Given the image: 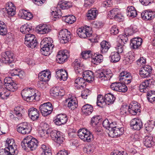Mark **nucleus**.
Wrapping results in <instances>:
<instances>
[{"mask_svg": "<svg viewBox=\"0 0 155 155\" xmlns=\"http://www.w3.org/2000/svg\"><path fill=\"white\" fill-rule=\"evenodd\" d=\"M21 94L25 100L29 102L39 100L40 96L38 91L32 88H25L21 91Z\"/></svg>", "mask_w": 155, "mask_h": 155, "instance_id": "1", "label": "nucleus"}, {"mask_svg": "<svg viewBox=\"0 0 155 155\" xmlns=\"http://www.w3.org/2000/svg\"><path fill=\"white\" fill-rule=\"evenodd\" d=\"M53 42V40L50 38H45L41 41L40 44L41 51L43 55L47 56L50 54V49H52L54 47L52 44Z\"/></svg>", "mask_w": 155, "mask_h": 155, "instance_id": "2", "label": "nucleus"}, {"mask_svg": "<svg viewBox=\"0 0 155 155\" xmlns=\"http://www.w3.org/2000/svg\"><path fill=\"white\" fill-rule=\"evenodd\" d=\"M38 143V141L35 138H33L31 136H28L22 142L21 145L24 149L29 148L31 150H33L37 147Z\"/></svg>", "mask_w": 155, "mask_h": 155, "instance_id": "3", "label": "nucleus"}, {"mask_svg": "<svg viewBox=\"0 0 155 155\" xmlns=\"http://www.w3.org/2000/svg\"><path fill=\"white\" fill-rule=\"evenodd\" d=\"M72 6L71 3L68 2L62 1L59 2L57 8L56 10L53 11L52 12V15L55 18H59L62 16V13L60 9L57 8H61L63 9H68Z\"/></svg>", "mask_w": 155, "mask_h": 155, "instance_id": "4", "label": "nucleus"}, {"mask_svg": "<svg viewBox=\"0 0 155 155\" xmlns=\"http://www.w3.org/2000/svg\"><path fill=\"white\" fill-rule=\"evenodd\" d=\"M78 135L81 139L85 142H89L93 140V137L91 132L85 129L79 130Z\"/></svg>", "mask_w": 155, "mask_h": 155, "instance_id": "5", "label": "nucleus"}, {"mask_svg": "<svg viewBox=\"0 0 155 155\" xmlns=\"http://www.w3.org/2000/svg\"><path fill=\"white\" fill-rule=\"evenodd\" d=\"M5 147L4 149L11 155H16L18 153L14 140L12 139H8L6 141Z\"/></svg>", "mask_w": 155, "mask_h": 155, "instance_id": "6", "label": "nucleus"}, {"mask_svg": "<svg viewBox=\"0 0 155 155\" xmlns=\"http://www.w3.org/2000/svg\"><path fill=\"white\" fill-rule=\"evenodd\" d=\"M25 44L29 48H34L37 45L35 36L33 34H27L25 36Z\"/></svg>", "mask_w": 155, "mask_h": 155, "instance_id": "7", "label": "nucleus"}, {"mask_svg": "<svg viewBox=\"0 0 155 155\" xmlns=\"http://www.w3.org/2000/svg\"><path fill=\"white\" fill-rule=\"evenodd\" d=\"M58 38L61 43H67L71 39V32L67 29H62L59 32Z\"/></svg>", "mask_w": 155, "mask_h": 155, "instance_id": "8", "label": "nucleus"}, {"mask_svg": "<svg viewBox=\"0 0 155 155\" xmlns=\"http://www.w3.org/2000/svg\"><path fill=\"white\" fill-rule=\"evenodd\" d=\"M42 115L46 116L50 114L53 109L52 104L49 102L41 104L39 107Z\"/></svg>", "mask_w": 155, "mask_h": 155, "instance_id": "9", "label": "nucleus"}, {"mask_svg": "<svg viewBox=\"0 0 155 155\" xmlns=\"http://www.w3.org/2000/svg\"><path fill=\"white\" fill-rule=\"evenodd\" d=\"M31 130L30 124L26 122L20 123L18 126L17 131L20 134L25 135L30 133Z\"/></svg>", "mask_w": 155, "mask_h": 155, "instance_id": "10", "label": "nucleus"}, {"mask_svg": "<svg viewBox=\"0 0 155 155\" xmlns=\"http://www.w3.org/2000/svg\"><path fill=\"white\" fill-rule=\"evenodd\" d=\"M77 32L80 37L83 38L90 37L92 33L91 28L89 27L79 28L77 29Z\"/></svg>", "mask_w": 155, "mask_h": 155, "instance_id": "11", "label": "nucleus"}, {"mask_svg": "<svg viewBox=\"0 0 155 155\" xmlns=\"http://www.w3.org/2000/svg\"><path fill=\"white\" fill-rule=\"evenodd\" d=\"M51 77V73L49 71H43L39 74V78L41 81L38 84V86L43 88L44 83L43 81L46 82L48 81Z\"/></svg>", "mask_w": 155, "mask_h": 155, "instance_id": "12", "label": "nucleus"}, {"mask_svg": "<svg viewBox=\"0 0 155 155\" xmlns=\"http://www.w3.org/2000/svg\"><path fill=\"white\" fill-rule=\"evenodd\" d=\"M1 60L2 63L5 64L11 63L14 61V59L13 53L7 51L2 53Z\"/></svg>", "mask_w": 155, "mask_h": 155, "instance_id": "13", "label": "nucleus"}, {"mask_svg": "<svg viewBox=\"0 0 155 155\" xmlns=\"http://www.w3.org/2000/svg\"><path fill=\"white\" fill-rule=\"evenodd\" d=\"M50 136L53 140L59 144L62 143L64 140L62 133L59 131L52 130L50 133Z\"/></svg>", "mask_w": 155, "mask_h": 155, "instance_id": "14", "label": "nucleus"}, {"mask_svg": "<svg viewBox=\"0 0 155 155\" xmlns=\"http://www.w3.org/2000/svg\"><path fill=\"white\" fill-rule=\"evenodd\" d=\"M113 76L112 71L109 69L103 70L97 74L100 80L104 81L110 80Z\"/></svg>", "mask_w": 155, "mask_h": 155, "instance_id": "15", "label": "nucleus"}, {"mask_svg": "<svg viewBox=\"0 0 155 155\" xmlns=\"http://www.w3.org/2000/svg\"><path fill=\"white\" fill-rule=\"evenodd\" d=\"M69 56V52L67 50L59 51L56 58V60L60 64L64 62Z\"/></svg>", "mask_w": 155, "mask_h": 155, "instance_id": "16", "label": "nucleus"}, {"mask_svg": "<svg viewBox=\"0 0 155 155\" xmlns=\"http://www.w3.org/2000/svg\"><path fill=\"white\" fill-rule=\"evenodd\" d=\"M132 79V77L130 74L126 71L121 72L119 77V80L124 84H128L130 83Z\"/></svg>", "mask_w": 155, "mask_h": 155, "instance_id": "17", "label": "nucleus"}, {"mask_svg": "<svg viewBox=\"0 0 155 155\" xmlns=\"http://www.w3.org/2000/svg\"><path fill=\"white\" fill-rule=\"evenodd\" d=\"M154 81L153 80L149 79L145 80L142 82L140 85L139 89L141 92H145L149 87L151 86L152 85H153Z\"/></svg>", "mask_w": 155, "mask_h": 155, "instance_id": "18", "label": "nucleus"}, {"mask_svg": "<svg viewBox=\"0 0 155 155\" xmlns=\"http://www.w3.org/2000/svg\"><path fill=\"white\" fill-rule=\"evenodd\" d=\"M151 71V67L148 65H146L140 68L139 74L142 78H146L149 75Z\"/></svg>", "mask_w": 155, "mask_h": 155, "instance_id": "19", "label": "nucleus"}, {"mask_svg": "<svg viewBox=\"0 0 155 155\" xmlns=\"http://www.w3.org/2000/svg\"><path fill=\"white\" fill-rule=\"evenodd\" d=\"M130 126L133 129L139 130L142 127L143 124L140 119L134 118L131 120Z\"/></svg>", "mask_w": 155, "mask_h": 155, "instance_id": "20", "label": "nucleus"}, {"mask_svg": "<svg viewBox=\"0 0 155 155\" xmlns=\"http://www.w3.org/2000/svg\"><path fill=\"white\" fill-rule=\"evenodd\" d=\"M128 107V111L133 115H136L138 112H139L140 107L137 102L131 103Z\"/></svg>", "mask_w": 155, "mask_h": 155, "instance_id": "21", "label": "nucleus"}, {"mask_svg": "<svg viewBox=\"0 0 155 155\" xmlns=\"http://www.w3.org/2000/svg\"><path fill=\"white\" fill-rule=\"evenodd\" d=\"M141 15L144 20H151L155 17V11L150 10L145 11L142 13Z\"/></svg>", "mask_w": 155, "mask_h": 155, "instance_id": "22", "label": "nucleus"}, {"mask_svg": "<svg viewBox=\"0 0 155 155\" xmlns=\"http://www.w3.org/2000/svg\"><path fill=\"white\" fill-rule=\"evenodd\" d=\"M68 120L67 116L64 114H59L57 115L54 121L57 125H61L66 123Z\"/></svg>", "mask_w": 155, "mask_h": 155, "instance_id": "23", "label": "nucleus"}, {"mask_svg": "<svg viewBox=\"0 0 155 155\" xmlns=\"http://www.w3.org/2000/svg\"><path fill=\"white\" fill-rule=\"evenodd\" d=\"M124 131V128L117 127L109 131V135L111 137H118L123 134Z\"/></svg>", "mask_w": 155, "mask_h": 155, "instance_id": "24", "label": "nucleus"}, {"mask_svg": "<svg viewBox=\"0 0 155 155\" xmlns=\"http://www.w3.org/2000/svg\"><path fill=\"white\" fill-rule=\"evenodd\" d=\"M28 114L30 118L33 120H37L39 117V114L37 109L34 107L28 109Z\"/></svg>", "mask_w": 155, "mask_h": 155, "instance_id": "25", "label": "nucleus"}, {"mask_svg": "<svg viewBox=\"0 0 155 155\" xmlns=\"http://www.w3.org/2000/svg\"><path fill=\"white\" fill-rule=\"evenodd\" d=\"M66 101L68 102V107L71 110H74L78 107V101L76 97H71L67 99Z\"/></svg>", "mask_w": 155, "mask_h": 155, "instance_id": "26", "label": "nucleus"}, {"mask_svg": "<svg viewBox=\"0 0 155 155\" xmlns=\"http://www.w3.org/2000/svg\"><path fill=\"white\" fill-rule=\"evenodd\" d=\"M5 8L9 16H12L15 14L16 8L12 3L10 2L7 3Z\"/></svg>", "mask_w": 155, "mask_h": 155, "instance_id": "27", "label": "nucleus"}, {"mask_svg": "<svg viewBox=\"0 0 155 155\" xmlns=\"http://www.w3.org/2000/svg\"><path fill=\"white\" fill-rule=\"evenodd\" d=\"M56 73V76L60 81H65L67 80L68 74L67 72L65 70L61 69L57 71Z\"/></svg>", "mask_w": 155, "mask_h": 155, "instance_id": "28", "label": "nucleus"}, {"mask_svg": "<svg viewBox=\"0 0 155 155\" xmlns=\"http://www.w3.org/2000/svg\"><path fill=\"white\" fill-rule=\"evenodd\" d=\"M130 45L133 49L138 48L141 45L142 42V39L139 37L134 38L130 41Z\"/></svg>", "mask_w": 155, "mask_h": 155, "instance_id": "29", "label": "nucleus"}, {"mask_svg": "<svg viewBox=\"0 0 155 155\" xmlns=\"http://www.w3.org/2000/svg\"><path fill=\"white\" fill-rule=\"evenodd\" d=\"M38 32L41 34H45L48 33L51 29L50 27L46 25H40L37 27Z\"/></svg>", "mask_w": 155, "mask_h": 155, "instance_id": "30", "label": "nucleus"}, {"mask_svg": "<svg viewBox=\"0 0 155 155\" xmlns=\"http://www.w3.org/2000/svg\"><path fill=\"white\" fill-rule=\"evenodd\" d=\"M51 93L55 97L59 95L62 96L64 95L65 92L63 88L55 87H53L51 89Z\"/></svg>", "mask_w": 155, "mask_h": 155, "instance_id": "31", "label": "nucleus"}, {"mask_svg": "<svg viewBox=\"0 0 155 155\" xmlns=\"http://www.w3.org/2000/svg\"><path fill=\"white\" fill-rule=\"evenodd\" d=\"M85 85V81L83 78L79 77L75 81V87L78 89H83Z\"/></svg>", "mask_w": 155, "mask_h": 155, "instance_id": "32", "label": "nucleus"}, {"mask_svg": "<svg viewBox=\"0 0 155 155\" xmlns=\"http://www.w3.org/2000/svg\"><path fill=\"white\" fill-rule=\"evenodd\" d=\"M100 51L102 54L107 53L110 47V44L108 42L103 41L100 44Z\"/></svg>", "mask_w": 155, "mask_h": 155, "instance_id": "33", "label": "nucleus"}, {"mask_svg": "<svg viewBox=\"0 0 155 155\" xmlns=\"http://www.w3.org/2000/svg\"><path fill=\"white\" fill-rule=\"evenodd\" d=\"M75 71L77 73L83 72V68L84 67L82 64H81L80 60H76L73 62Z\"/></svg>", "mask_w": 155, "mask_h": 155, "instance_id": "34", "label": "nucleus"}, {"mask_svg": "<svg viewBox=\"0 0 155 155\" xmlns=\"http://www.w3.org/2000/svg\"><path fill=\"white\" fill-rule=\"evenodd\" d=\"M22 108L18 107H16L13 112V114H12L13 117L15 120H19L22 119V115L21 113Z\"/></svg>", "mask_w": 155, "mask_h": 155, "instance_id": "35", "label": "nucleus"}, {"mask_svg": "<svg viewBox=\"0 0 155 155\" xmlns=\"http://www.w3.org/2000/svg\"><path fill=\"white\" fill-rule=\"evenodd\" d=\"M83 78L85 81L90 82L93 80V73L92 71H86L83 72Z\"/></svg>", "mask_w": 155, "mask_h": 155, "instance_id": "36", "label": "nucleus"}, {"mask_svg": "<svg viewBox=\"0 0 155 155\" xmlns=\"http://www.w3.org/2000/svg\"><path fill=\"white\" fill-rule=\"evenodd\" d=\"M83 112L86 115L90 114L93 112V107L90 104H86L84 105L81 109Z\"/></svg>", "mask_w": 155, "mask_h": 155, "instance_id": "37", "label": "nucleus"}, {"mask_svg": "<svg viewBox=\"0 0 155 155\" xmlns=\"http://www.w3.org/2000/svg\"><path fill=\"white\" fill-rule=\"evenodd\" d=\"M20 31L23 34L26 35L28 33H30L33 31L31 24L24 25L20 28Z\"/></svg>", "mask_w": 155, "mask_h": 155, "instance_id": "38", "label": "nucleus"}, {"mask_svg": "<svg viewBox=\"0 0 155 155\" xmlns=\"http://www.w3.org/2000/svg\"><path fill=\"white\" fill-rule=\"evenodd\" d=\"M143 143L145 146L148 147H150L154 145L153 138L151 136H147L144 138Z\"/></svg>", "mask_w": 155, "mask_h": 155, "instance_id": "39", "label": "nucleus"}, {"mask_svg": "<svg viewBox=\"0 0 155 155\" xmlns=\"http://www.w3.org/2000/svg\"><path fill=\"white\" fill-rule=\"evenodd\" d=\"M104 98L106 104L108 105L113 104L115 100L114 96L110 93L106 94Z\"/></svg>", "mask_w": 155, "mask_h": 155, "instance_id": "40", "label": "nucleus"}, {"mask_svg": "<svg viewBox=\"0 0 155 155\" xmlns=\"http://www.w3.org/2000/svg\"><path fill=\"white\" fill-rule=\"evenodd\" d=\"M127 15L130 17L134 18L137 15V13L135 8L132 6L128 7L127 8Z\"/></svg>", "mask_w": 155, "mask_h": 155, "instance_id": "41", "label": "nucleus"}, {"mask_svg": "<svg viewBox=\"0 0 155 155\" xmlns=\"http://www.w3.org/2000/svg\"><path fill=\"white\" fill-rule=\"evenodd\" d=\"M20 14L21 17L26 20H29L33 17L31 13L28 12L25 10H22L20 11Z\"/></svg>", "mask_w": 155, "mask_h": 155, "instance_id": "42", "label": "nucleus"}, {"mask_svg": "<svg viewBox=\"0 0 155 155\" xmlns=\"http://www.w3.org/2000/svg\"><path fill=\"white\" fill-rule=\"evenodd\" d=\"M110 61L112 62H117L120 59V56L117 52L114 51L112 52L110 56Z\"/></svg>", "mask_w": 155, "mask_h": 155, "instance_id": "43", "label": "nucleus"}, {"mask_svg": "<svg viewBox=\"0 0 155 155\" xmlns=\"http://www.w3.org/2000/svg\"><path fill=\"white\" fill-rule=\"evenodd\" d=\"M97 12L96 10L94 9H91L88 12L87 15V18L90 20L94 19L97 15Z\"/></svg>", "mask_w": 155, "mask_h": 155, "instance_id": "44", "label": "nucleus"}, {"mask_svg": "<svg viewBox=\"0 0 155 155\" xmlns=\"http://www.w3.org/2000/svg\"><path fill=\"white\" fill-rule=\"evenodd\" d=\"M103 57L101 54H96V55L92 57L91 61L94 64L97 65L102 61Z\"/></svg>", "mask_w": 155, "mask_h": 155, "instance_id": "45", "label": "nucleus"}, {"mask_svg": "<svg viewBox=\"0 0 155 155\" xmlns=\"http://www.w3.org/2000/svg\"><path fill=\"white\" fill-rule=\"evenodd\" d=\"M97 106L100 107H103L106 104L105 99H104L103 96L101 95H98L97 97Z\"/></svg>", "mask_w": 155, "mask_h": 155, "instance_id": "46", "label": "nucleus"}, {"mask_svg": "<svg viewBox=\"0 0 155 155\" xmlns=\"http://www.w3.org/2000/svg\"><path fill=\"white\" fill-rule=\"evenodd\" d=\"M7 32V28L5 23L3 21H0V35L5 36Z\"/></svg>", "mask_w": 155, "mask_h": 155, "instance_id": "47", "label": "nucleus"}, {"mask_svg": "<svg viewBox=\"0 0 155 155\" xmlns=\"http://www.w3.org/2000/svg\"><path fill=\"white\" fill-rule=\"evenodd\" d=\"M119 9L117 8L112 9L109 12L108 14V17L110 19H113L116 17V15L119 12Z\"/></svg>", "mask_w": 155, "mask_h": 155, "instance_id": "48", "label": "nucleus"}, {"mask_svg": "<svg viewBox=\"0 0 155 155\" xmlns=\"http://www.w3.org/2000/svg\"><path fill=\"white\" fill-rule=\"evenodd\" d=\"M147 95V99L149 102L152 103L155 101V91H148Z\"/></svg>", "mask_w": 155, "mask_h": 155, "instance_id": "49", "label": "nucleus"}, {"mask_svg": "<svg viewBox=\"0 0 155 155\" xmlns=\"http://www.w3.org/2000/svg\"><path fill=\"white\" fill-rule=\"evenodd\" d=\"M62 17L65 18V21L68 24H72L76 20V18L73 15L63 16Z\"/></svg>", "mask_w": 155, "mask_h": 155, "instance_id": "50", "label": "nucleus"}, {"mask_svg": "<svg viewBox=\"0 0 155 155\" xmlns=\"http://www.w3.org/2000/svg\"><path fill=\"white\" fill-rule=\"evenodd\" d=\"M115 48L117 51L116 52L119 54L122 53L124 51V45L122 43H120L117 41Z\"/></svg>", "mask_w": 155, "mask_h": 155, "instance_id": "51", "label": "nucleus"}, {"mask_svg": "<svg viewBox=\"0 0 155 155\" xmlns=\"http://www.w3.org/2000/svg\"><path fill=\"white\" fill-rule=\"evenodd\" d=\"M10 94V92L4 88L3 90L0 91V97L3 99H6Z\"/></svg>", "mask_w": 155, "mask_h": 155, "instance_id": "52", "label": "nucleus"}, {"mask_svg": "<svg viewBox=\"0 0 155 155\" xmlns=\"http://www.w3.org/2000/svg\"><path fill=\"white\" fill-rule=\"evenodd\" d=\"M127 36H128L126 33L125 34L120 35L117 38V42L122 43L123 44H124L128 40Z\"/></svg>", "mask_w": 155, "mask_h": 155, "instance_id": "53", "label": "nucleus"}, {"mask_svg": "<svg viewBox=\"0 0 155 155\" xmlns=\"http://www.w3.org/2000/svg\"><path fill=\"white\" fill-rule=\"evenodd\" d=\"M6 89L9 92H14L18 88L17 86V84L15 82L14 83H12L10 85L5 87Z\"/></svg>", "mask_w": 155, "mask_h": 155, "instance_id": "54", "label": "nucleus"}, {"mask_svg": "<svg viewBox=\"0 0 155 155\" xmlns=\"http://www.w3.org/2000/svg\"><path fill=\"white\" fill-rule=\"evenodd\" d=\"M15 83L12 78L10 77H6L4 80V85L5 87H6L9 85H11L12 83Z\"/></svg>", "mask_w": 155, "mask_h": 155, "instance_id": "55", "label": "nucleus"}, {"mask_svg": "<svg viewBox=\"0 0 155 155\" xmlns=\"http://www.w3.org/2000/svg\"><path fill=\"white\" fill-rule=\"evenodd\" d=\"M100 119L99 116L98 115L94 116L91 119V123L93 127L96 126L99 123Z\"/></svg>", "mask_w": 155, "mask_h": 155, "instance_id": "56", "label": "nucleus"}, {"mask_svg": "<svg viewBox=\"0 0 155 155\" xmlns=\"http://www.w3.org/2000/svg\"><path fill=\"white\" fill-rule=\"evenodd\" d=\"M133 28H134V30H133L132 29H131V28H127L125 30V33L128 36L132 35L134 33H135L138 30L136 26L134 25L133 26Z\"/></svg>", "mask_w": 155, "mask_h": 155, "instance_id": "57", "label": "nucleus"}, {"mask_svg": "<svg viewBox=\"0 0 155 155\" xmlns=\"http://www.w3.org/2000/svg\"><path fill=\"white\" fill-rule=\"evenodd\" d=\"M82 57L84 59H87L91 56V51L90 50L85 51L81 53Z\"/></svg>", "mask_w": 155, "mask_h": 155, "instance_id": "58", "label": "nucleus"}, {"mask_svg": "<svg viewBox=\"0 0 155 155\" xmlns=\"http://www.w3.org/2000/svg\"><path fill=\"white\" fill-rule=\"evenodd\" d=\"M119 89H118V91L122 92H126L127 90V88L126 85L123 83H120L119 84Z\"/></svg>", "mask_w": 155, "mask_h": 155, "instance_id": "59", "label": "nucleus"}, {"mask_svg": "<svg viewBox=\"0 0 155 155\" xmlns=\"http://www.w3.org/2000/svg\"><path fill=\"white\" fill-rule=\"evenodd\" d=\"M154 126V124H149L147 123H146L145 124V129L148 132H150L153 130Z\"/></svg>", "mask_w": 155, "mask_h": 155, "instance_id": "60", "label": "nucleus"}, {"mask_svg": "<svg viewBox=\"0 0 155 155\" xmlns=\"http://www.w3.org/2000/svg\"><path fill=\"white\" fill-rule=\"evenodd\" d=\"M120 83H113L112 84L110 85V88L112 90L118 91V89H119V84Z\"/></svg>", "mask_w": 155, "mask_h": 155, "instance_id": "61", "label": "nucleus"}, {"mask_svg": "<svg viewBox=\"0 0 155 155\" xmlns=\"http://www.w3.org/2000/svg\"><path fill=\"white\" fill-rule=\"evenodd\" d=\"M90 94V91L88 89H86L83 91L81 92V95L82 97L84 99H86L87 97Z\"/></svg>", "mask_w": 155, "mask_h": 155, "instance_id": "62", "label": "nucleus"}, {"mask_svg": "<svg viewBox=\"0 0 155 155\" xmlns=\"http://www.w3.org/2000/svg\"><path fill=\"white\" fill-rule=\"evenodd\" d=\"M110 31L111 34L113 35H115L118 33L119 29L116 26L114 25L111 28Z\"/></svg>", "mask_w": 155, "mask_h": 155, "instance_id": "63", "label": "nucleus"}, {"mask_svg": "<svg viewBox=\"0 0 155 155\" xmlns=\"http://www.w3.org/2000/svg\"><path fill=\"white\" fill-rule=\"evenodd\" d=\"M39 135L42 137H47L48 136L49 133L48 131L40 129L39 131Z\"/></svg>", "mask_w": 155, "mask_h": 155, "instance_id": "64", "label": "nucleus"}]
</instances>
